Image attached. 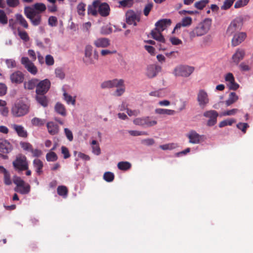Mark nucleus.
I'll use <instances>...</instances> for the list:
<instances>
[{"label":"nucleus","instance_id":"18","mask_svg":"<svg viewBox=\"0 0 253 253\" xmlns=\"http://www.w3.org/2000/svg\"><path fill=\"white\" fill-rule=\"evenodd\" d=\"M97 7L98 12L102 16L105 17L109 14L110 7L107 3H101L99 0V4Z\"/></svg>","mask_w":253,"mask_h":253},{"label":"nucleus","instance_id":"5","mask_svg":"<svg viewBox=\"0 0 253 253\" xmlns=\"http://www.w3.org/2000/svg\"><path fill=\"white\" fill-rule=\"evenodd\" d=\"M194 68L187 65H180L175 68L173 74L175 76L189 77L194 71Z\"/></svg>","mask_w":253,"mask_h":253},{"label":"nucleus","instance_id":"42","mask_svg":"<svg viewBox=\"0 0 253 253\" xmlns=\"http://www.w3.org/2000/svg\"><path fill=\"white\" fill-rule=\"evenodd\" d=\"M20 145L24 151L30 152L33 151V146L29 142L21 141Z\"/></svg>","mask_w":253,"mask_h":253},{"label":"nucleus","instance_id":"55","mask_svg":"<svg viewBox=\"0 0 253 253\" xmlns=\"http://www.w3.org/2000/svg\"><path fill=\"white\" fill-rule=\"evenodd\" d=\"M93 47L90 45H86L84 49V56L88 57L92 56Z\"/></svg>","mask_w":253,"mask_h":253},{"label":"nucleus","instance_id":"32","mask_svg":"<svg viewBox=\"0 0 253 253\" xmlns=\"http://www.w3.org/2000/svg\"><path fill=\"white\" fill-rule=\"evenodd\" d=\"M239 99L238 96L234 92H231L229 95L228 99L225 101L227 106H229L236 102Z\"/></svg>","mask_w":253,"mask_h":253},{"label":"nucleus","instance_id":"60","mask_svg":"<svg viewBox=\"0 0 253 253\" xmlns=\"http://www.w3.org/2000/svg\"><path fill=\"white\" fill-rule=\"evenodd\" d=\"M141 143L145 145L150 146L155 143V140L153 138L143 139L141 141Z\"/></svg>","mask_w":253,"mask_h":253},{"label":"nucleus","instance_id":"30","mask_svg":"<svg viewBox=\"0 0 253 253\" xmlns=\"http://www.w3.org/2000/svg\"><path fill=\"white\" fill-rule=\"evenodd\" d=\"M55 112L62 116H66L67 115L66 108L63 104L60 102L56 103L54 106Z\"/></svg>","mask_w":253,"mask_h":253},{"label":"nucleus","instance_id":"21","mask_svg":"<svg viewBox=\"0 0 253 253\" xmlns=\"http://www.w3.org/2000/svg\"><path fill=\"white\" fill-rule=\"evenodd\" d=\"M192 19L190 17L187 16L183 18L181 22L176 24L172 33L173 34L176 30L180 29L182 26L187 27L190 26L192 23Z\"/></svg>","mask_w":253,"mask_h":253},{"label":"nucleus","instance_id":"3","mask_svg":"<svg viewBox=\"0 0 253 253\" xmlns=\"http://www.w3.org/2000/svg\"><path fill=\"white\" fill-rule=\"evenodd\" d=\"M243 18L241 17H238L232 20L229 25L227 34L229 35H232L240 31L243 26Z\"/></svg>","mask_w":253,"mask_h":253},{"label":"nucleus","instance_id":"28","mask_svg":"<svg viewBox=\"0 0 253 253\" xmlns=\"http://www.w3.org/2000/svg\"><path fill=\"white\" fill-rule=\"evenodd\" d=\"M39 80L36 78L32 79L24 84V87L26 89L32 90L37 87Z\"/></svg>","mask_w":253,"mask_h":253},{"label":"nucleus","instance_id":"48","mask_svg":"<svg viewBox=\"0 0 253 253\" xmlns=\"http://www.w3.org/2000/svg\"><path fill=\"white\" fill-rule=\"evenodd\" d=\"M177 147V144L175 143H169L160 146V148L163 150H172Z\"/></svg>","mask_w":253,"mask_h":253},{"label":"nucleus","instance_id":"37","mask_svg":"<svg viewBox=\"0 0 253 253\" xmlns=\"http://www.w3.org/2000/svg\"><path fill=\"white\" fill-rule=\"evenodd\" d=\"M118 168L122 170H127L131 167V164L128 162H120L118 164Z\"/></svg>","mask_w":253,"mask_h":253},{"label":"nucleus","instance_id":"62","mask_svg":"<svg viewBox=\"0 0 253 253\" xmlns=\"http://www.w3.org/2000/svg\"><path fill=\"white\" fill-rule=\"evenodd\" d=\"M5 63L8 68H13L16 67V61L12 59H6Z\"/></svg>","mask_w":253,"mask_h":253},{"label":"nucleus","instance_id":"35","mask_svg":"<svg viewBox=\"0 0 253 253\" xmlns=\"http://www.w3.org/2000/svg\"><path fill=\"white\" fill-rule=\"evenodd\" d=\"M33 6L39 14L44 12L46 9V5L43 3L37 2L35 3Z\"/></svg>","mask_w":253,"mask_h":253},{"label":"nucleus","instance_id":"13","mask_svg":"<svg viewBox=\"0 0 253 253\" xmlns=\"http://www.w3.org/2000/svg\"><path fill=\"white\" fill-rule=\"evenodd\" d=\"M12 145L7 140L0 139V152L7 154L12 150Z\"/></svg>","mask_w":253,"mask_h":253},{"label":"nucleus","instance_id":"44","mask_svg":"<svg viewBox=\"0 0 253 253\" xmlns=\"http://www.w3.org/2000/svg\"><path fill=\"white\" fill-rule=\"evenodd\" d=\"M235 122V120L233 119L225 120L220 122L219 124V127H223L226 126H231L233 123Z\"/></svg>","mask_w":253,"mask_h":253},{"label":"nucleus","instance_id":"57","mask_svg":"<svg viewBox=\"0 0 253 253\" xmlns=\"http://www.w3.org/2000/svg\"><path fill=\"white\" fill-rule=\"evenodd\" d=\"M64 133L65 134L66 137L67 139L69 141H72L73 140V133L69 128H64Z\"/></svg>","mask_w":253,"mask_h":253},{"label":"nucleus","instance_id":"43","mask_svg":"<svg viewBox=\"0 0 253 253\" xmlns=\"http://www.w3.org/2000/svg\"><path fill=\"white\" fill-rule=\"evenodd\" d=\"M2 173L4 174V183L7 185H10L11 184L12 181L10 179V175L9 172L6 169H4Z\"/></svg>","mask_w":253,"mask_h":253},{"label":"nucleus","instance_id":"11","mask_svg":"<svg viewBox=\"0 0 253 253\" xmlns=\"http://www.w3.org/2000/svg\"><path fill=\"white\" fill-rule=\"evenodd\" d=\"M124 81L122 79H114L103 82L101 84V87L103 89L110 88L113 87H119L124 85Z\"/></svg>","mask_w":253,"mask_h":253},{"label":"nucleus","instance_id":"2","mask_svg":"<svg viewBox=\"0 0 253 253\" xmlns=\"http://www.w3.org/2000/svg\"><path fill=\"white\" fill-rule=\"evenodd\" d=\"M29 111V106L22 101L16 103L12 107L11 112L16 117H20L27 114Z\"/></svg>","mask_w":253,"mask_h":253},{"label":"nucleus","instance_id":"52","mask_svg":"<svg viewBox=\"0 0 253 253\" xmlns=\"http://www.w3.org/2000/svg\"><path fill=\"white\" fill-rule=\"evenodd\" d=\"M249 1V0H238L234 5L235 8H238L247 5Z\"/></svg>","mask_w":253,"mask_h":253},{"label":"nucleus","instance_id":"12","mask_svg":"<svg viewBox=\"0 0 253 253\" xmlns=\"http://www.w3.org/2000/svg\"><path fill=\"white\" fill-rule=\"evenodd\" d=\"M10 79L11 82L13 84H21L24 81V75L22 72L16 71L10 75Z\"/></svg>","mask_w":253,"mask_h":253},{"label":"nucleus","instance_id":"49","mask_svg":"<svg viewBox=\"0 0 253 253\" xmlns=\"http://www.w3.org/2000/svg\"><path fill=\"white\" fill-rule=\"evenodd\" d=\"M235 0H225L223 4L221 6L222 10H227L229 9L233 4Z\"/></svg>","mask_w":253,"mask_h":253},{"label":"nucleus","instance_id":"50","mask_svg":"<svg viewBox=\"0 0 253 253\" xmlns=\"http://www.w3.org/2000/svg\"><path fill=\"white\" fill-rule=\"evenodd\" d=\"M85 10V4L83 2L80 3L77 6V11L79 15H84Z\"/></svg>","mask_w":253,"mask_h":253},{"label":"nucleus","instance_id":"25","mask_svg":"<svg viewBox=\"0 0 253 253\" xmlns=\"http://www.w3.org/2000/svg\"><path fill=\"white\" fill-rule=\"evenodd\" d=\"M37 102L43 107H46L48 104V100L45 94H36L35 97Z\"/></svg>","mask_w":253,"mask_h":253},{"label":"nucleus","instance_id":"54","mask_svg":"<svg viewBox=\"0 0 253 253\" xmlns=\"http://www.w3.org/2000/svg\"><path fill=\"white\" fill-rule=\"evenodd\" d=\"M94 60L91 56H88V57L84 56L83 58L84 63L87 66L94 64L95 63Z\"/></svg>","mask_w":253,"mask_h":253},{"label":"nucleus","instance_id":"58","mask_svg":"<svg viewBox=\"0 0 253 253\" xmlns=\"http://www.w3.org/2000/svg\"><path fill=\"white\" fill-rule=\"evenodd\" d=\"M236 126L238 129L241 130L244 133L246 132V129L249 127V126L247 123H239L237 124Z\"/></svg>","mask_w":253,"mask_h":253},{"label":"nucleus","instance_id":"15","mask_svg":"<svg viewBox=\"0 0 253 253\" xmlns=\"http://www.w3.org/2000/svg\"><path fill=\"white\" fill-rule=\"evenodd\" d=\"M246 37V34L244 32L235 33L232 40V45L234 46L239 45L244 41Z\"/></svg>","mask_w":253,"mask_h":253},{"label":"nucleus","instance_id":"22","mask_svg":"<svg viewBox=\"0 0 253 253\" xmlns=\"http://www.w3.org/2000/svg\"><path fill=\"white\" fill-rule=\"evenodd\" d=\"M171 21L169 19H162L155 23L156 28L161 30V31H164L166 28L170 25Z\"/></svg>","mask_w":253,"mask_h":253},{"label":"nucleus","instance_id":"4","mask_svg":"<svg viewBox=\"0 0 253 253\" xmlns=\"http://www.w3.org/2000/svg\"><path fill=\"white\" fill-rule=\"evenodd\" d=\"M14 168L18 171L27 170L28 169V164L26 157L24 155H19L12 162Z\"/></svg>","mask_w":253,"mask_h":253},{"label":"nucleus","instance_id":"53","mask_svg":"<svg viewBox=\"0 0 253 253\" xmlns=\"http://www.w3.org/2000/svg\"><path fill=\"white\" fill-rule=\"evenodd\" d=\"M29 19L34 26H38L41 24V16L37 15L36 17L34 18H32V17H31V19Z\"/></svg>","mask_w":253,"mask_h":253},{"label":"nucleus","instance_id":"61","mask_svg":"<svg viewBox=\"0 0 253 253\" xmlns=\"http://www.w3.org/2000/svg\"><path fill=\"white\" fill-rule=\"evenodd\" d=\"M56 77L60 79H63L65 78V74L61 68H57L55 70Z\"/></svg>","mask_w":253,"mask_h":253},{"label":"nucleus","instance_id":"16","mask_svg":"<svg viewBox=\"0 0 253 253\" xmlns=\"http://www.w3.org/2000/svg\"><path fill=\"white\" fill-rule=\"evenodd\" d=\"M245 55L244 50L238 48L235 53L232 55V59L233 62L236 65H239L240 61L243 59Z\"/></svg>","mask_w":253,"mask_h":253},{"label":"nucleus","instance_id":"10","mask_svg":"<svg viewBox=\"0 0 253 253\" xmlns=\"http://www.w3.org/2000/svg\"><path fill=\"white\" fill-rule=\"evenodd\" d=\"M203 116L206 118H209L207 125L209 126H212L217 123L218 113L215 110H211L205 111L203 114Z\"/></svg>","mask_w":253,"mask_h":253},{"label":"nucleus","instance_id":"63","mask_svg":"<svg viewBox=\"0 0 253 253\" xmlns=\"http://www.w3.org/2000/svg\"><path fill=\"white\" fill-rule=\"evenodd\" d=\"M61 153L64 155L65 159L69 158L71 156L68 149L64 146L61 147Z\"/></svg>","mask_w":253,"mask_h":253},{"label":"nucleus","instance_id":"39","mask_svg":"<svg viewBox=\"0 0 253 253\" xmlns=\"http://www.w3.org/2000/svg\"><path fill=\"white\" fill-rule=\"evenodd\" d=\"M209 2V0H201L199 1L196 2L194 4V6L198 9L202 10Z\"/></svg>","mask_w":253,"mask_h":253},{"label":"nucleus","instance_id":"31","mask_svg":"<svg viewBox=\"0 0 253 253\" xmlns=\"http://www.w3.org/2000/svg\"><path fill=\"white\" fill-rule=\"evenodd\" d=\"M33 165L36 172L39 175H41L42 172V169L43 166L42 161L38 159H35L33 161Z\"/></svg>","mask_w":253,"mask_h":253},{"label":"nucleus","instance_id":"7","mask_svg":"<svg viewBox=\"0 0 253 253\" xmlns=\"http://www.w3.org/2000/svg\"><path fill=\"white\" fill-rule=\"evenodd\" d=\"M197 100L200 108L205 109L210 101L207 92L203 89H200L197 94Z\"/></svg>","mask_w":253,"mask_h":253},{"label":"nucleus","instance_id":"14","mask_svg":"<svg viewBox=\"0 0 253 253\" xmlns=\"http://www.w3.org/2000/svg\"><path fill=\"white\" fill-rule=\"evenodd\" d=\"M161 66L156 65H150L148 66L146 75L149 78L155 77L157 74L161 71Z\"/></svg>","mask_w":253,"mask_h":253},{"label":"nucleus","instance_id":"36","mask_svg":"<svg viewBox=\"0 0 253 253\" xmlns=\"http://www.w3.org/2000/svg\"><path fill=\"white\" fill-rule=\"evenodd\" d=\"M57 193L59 195L63 198H66L68 194V189L65 186H59L57 189Z\"/></svg>","mask_w":253,"mask_h":253},{"label":"nucleus","instance_id":"1","mask_svg":"<svg viewBox=\"0 0 253 253\" xmlns=\"http://www.w3.org/2000/svg\"><path fill=\"white\" fill-rule=\"evenodd\" d=\"M211 20L209 18L199 23L189 33L190 38L200 37L206 34L210 29Z\"/></svg>","mask_w":253,"mask_h":253},{"label":"nucleus","instance_id":"6","mask_svg":"<svg viewBox=\"0 0 253 253\" xmlns=\"http://www.w3.org/2000/svg\"><path fill=\"white\" fill-rule=\"evenodd\" d=\"M133 122L135 125L140 126L143 127H151L157 124L156 121L151 120L149 117L137 118L133 121Z\"/></svg>","mask_w":253,"mask_h":253},{"label":"nucleus","instance_id":"46","mask_svg":"<svg viewBox=\"0 0 253 253\" xmlns=\"http://www.w3.org/2000/svg\"><path fill=\"white\" fill-rule=\"evenodd\" d=\"M13 182L16 185V187L23 186V184L25 183L23 180H22L20 177L17 176H13Z\"/></svg>","mask_w":253,"mask_h":253},{"label":"nucleus","instance_id":"51","mask_svg":"<svg viewBox=\"0 0 253 253\" xmlns=\"http://www.w3.org/2000/svg\"><path fill=\"white\" fill-rule=\"evenodd\" d=\"M33 8V6L32 7L30 6H26L24 7V13L25 16L28 19H31L32 14L33 12H32V10Z\"/></svg>","mask_w":253,"mask_h":253},{"label":"nucleus","instance_id":"64","mask_svg":"<svg viewBox=\"0 0 253 253\" xmlns=\"http://www.w3.org/2000/svg\"><path fill=\"white\" fill-rule=\"evenodd\" d=\"M45 62L47 65L51 66L54 64V60L53 57L50 55H47L45 58Z\"/></svg>","mask_w":253,"mask_h":253},{"label":"nucleus","instance_id":"40","mask_svg":"<svg viewBox=\"0 0 253 253\" xmlns=\"http://www.w3.org/2000/svg\"><path fill=\"white\" fill-rule=\"evenodd\" d=\"M63 97L67 104H71L73 105H75L76 102L75 99L73 98L71 95L68 94L65 91L63 93Z\"/></svg>","mask_w":253,"mask_h":253},{"label":"nucleus","instance_id":"59","mask_svg":"<svg viewBox=\"0 0 253 253\" xmlns=\"http://www.w3.org/2000/svg\"><path fill=\"white\" fill-rule=\"evenodd\" d=\"M126 113L129 116H137L140 114V111L138 109L132 110L128 108L126 109Z\"/></svg>","mask_w":253,"mask_h":253},{"label":"nucleus","instance_id":"41","mask_svg":"<svg viewBox=\"0 0 253 253\" xmlns=\"http://www.w3.org/2000/svg\"><path fill=\"white\" fill-rule=\"evenodd\" d=\"M46 159L48 162H55L58 159V156L54 152H49L46 155Z\"/></svg>","mask_w":253,"mask_h":253},{"label":"nucleus","instance_id":"26","mask_svg":"<svg viewBox=\"0 0 253 253\" xmlns=\"http://www.w3.org/2000/svg\"><path fill=\"white\" fill-rule=\"evenodd\" d=\"M46 127L49 133L51 135H55L59 132L58 126L52 122H48L46 124Z\"/></svg>","mask_w":253,"mask_h":253},{"label":"nucleus","instance_id":"38","mask_svg":"<svg viewBox=\"0 0 253 253\" xmlns=\"http://www.w3.org/2000/svg\"><path fill=\"white\" fill-rule=\"evenodd\" d=\"M31 123L35 126H42L45 123V120L35 117L32 119Z\"/></svg>","mask_w":253,"mask_h":253},{"label":"nucleus","instance_id":"19","mask_svg":"<svg viewBox=\"0 0 253 253\" xmlns=\"http://www.w3.org/2000/svg\"><path fill=\"white\" fill-rule=\"evenodd\" d=\"M11 127L15 131L18 136L23 138H26L28 136L27 131L22 126L12 124Z\"/></svg>","mask_w":253,"mask_h":253},{"label":"nucleus","instance_id":"33","mask_svg":"<svg viewBox=\"0 0 253 253\" xmlns=\"http://www.w3.org/2000/svg\"><path fill=\"white\" fill-rule=\"evenodd\" d=\"M119 3L120 8H130L133 4V0H122Z\"/></svg>","mask_w":253,"mask_h":253},{"label":"nucleus","instance_id":"9","mask_svg":"<svg viewBox=\"0 0 253 253\" xmlns=\"http://www.w3.org/2000/svg\"><path fill=\"white\" fill-rule=\"evenodd\" d=\"M21 63L31 74L35 75L38 73L37 67L27 57H22L21 59Z\"/></svg>","mask_w":253,"mask_h":253},{"label":"nucleus","instance_id":"8","mask_svg":"<svg viewBox=\"0 0 253 253\" xmlns=\"http://www.w3.org/2000/svg\"><path fill=\"white\" fill-rule=\"evenodd\" d=\"M51 85L50 81L45 79L38 82L36 89V94H46L49 90Z\"/></svg>","mask_w":253,"mask_h":253},{"label":"nucleus","instance_id":"45","mask_svg":"<svg viewBox=\"0 0 253 253\" xmlns=\"http://www.w3.org/2000/svg\"><path fill=\"white\" fill-rule=\"evenodd\" d=\"M103 178L107 182H112L114 179V174L110 171L105 172L103 175Z\"/></svg>","mask_w":253,"mask_h":253},{"label":"nucleus","instance_id":"24","mask_svg":"<svg viewBox=\"0 0 253 253\" xmlns=\"http://www.w3.org/2000/svg\"><path fill=\"white\" fill-rule=\"evenodd\" d=\"M126 22L128 24H133L134 26L136 25L135 20L137 18V16L135 12L129 10L127 11L126 14Z\"/></svg>","mask_w":253,"mask_h":253},{"label":"nucleus","instance_id":"17","mask_svg":"<svg viewBox=\"0 0 253 253\" xmlns=\"http://www.w3.org/2000/svg\"><path fill=\"white\" fill-rule=\"evenodd\" d=\"M93 43L96 47L106 48L110 45V41L106 38H99L95 40Z\"/></svg>","mask_w":253,"mask_h":253},{"label":"nucleus","instance_id":"47","mask_svg":"<svg viewBox=\"0 0 253 253\" xmlns=\"http://www.w3.org/2000/svg\"><path fill=\"white\" fill-rule=\"evenodd\" d=\"M0 23L5 25L7 23V17L5 12L0 9Z\"/></svg>","mask_w":253,"mask_h":253},{"label":"nucleus","instance_id":"20","mask_svg":"<svg viewBox=\"0 0 253 253\" xmlns=\"http://www.w3.org/2000/svg\"><path fill=\"white\" fill-rule=\"evenodd\" d=\"M189 139V143L192 144H199L200 143L202 136L199 135L195 130H191L187 135Z\"/></svg>","mask_w":253,"mask_h":253},{"label":"nucleus","instance_id":"56","mask_svg":"<svg viewBox=\"0 0 253 253\" xmlns=\"http://www.w3.org/2000/svg\"><path fill=\"white\" fill-rule=\"evenodd\" d=\"M6 2L10 7H16L19 4V0H6Z\"/></svg>","mask_w":253,"mask_h":253},{"label":"nucleus","instance_id":"27","mask_svg":"<svg viewBox=\"0 0 253 253\" xmlns=\"http://www.w3.org/2000/svg\"><path fill=\"white\" fill-rule=\"evenodd\" d=\"M99 0H94L92 5H89L87 8V13L88 14H91L96 16L98 13V7Z\"/></svg>","mask_w":253,"mask_h":253},{"label":"nucleus","instance_id":"34","mask_svg":"<svg viewBox=\"0 0 253 253\" xmlns=\"http://www.w3.org/2000/svg\"><path fill=\"white\" fill-rule=\"evenodd\" d=\"M16 19L19 23L25 28H28V24L26 19L21 14H17L15 15Z\"/></svg>","mask_w":253,"mask_h":253},{"label":"nucleus","instance_id":"29","mask_svg":"<svg viewBox=\"0 0 253 253\" xmlns=\"http://www.w3.org/2000/svg\"><path fill=\"white\" fill-rule=\"evenodd\" d=\"M30 185L28 183H25L23 184V186L19 187H15L14 189L15 192L23 195L28 194L30 191Z\"/></svg>","mask_w":253,"mask_h":253},{"label":"nucleus","instance_id":"23","mask_svg":"<svg viewBox=\"0 0 253 253\" xmlns=\"http://www.w3.org/2000/svg\"><path fill=\"white\" fill-rule=\"evenodd\" d=\"M161 31L155 28L154 30H152L150 34L152 37L155 40L161 42L162 43L165 42V39L161 33Z\"/></svg>","mask_w":253,"mask_h":253}]
</instances>
